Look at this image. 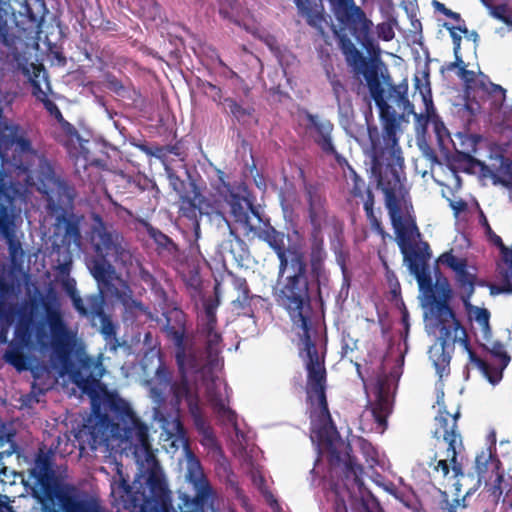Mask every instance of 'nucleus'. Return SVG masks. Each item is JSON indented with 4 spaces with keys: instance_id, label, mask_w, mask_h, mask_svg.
I'll list each match as a JSON object with an SVG mask.
<instances>
[{
    "instance_id": "f257e3e1",
    "label": "nucleus",
    "mask_w": 512,
    "mask_h": 512,
    "mask_svg": "<svg viewBox=\"0 0 512 512\" xmlns=\"http://www.w3.org/2000/svg\"><path fill=\"white\" fill-rule=\"evenodd\" d=\"M217 307L218 303L211 301L204 305V316L201 318L199 332L206 340L205 355L192 343L186 342L184 331L172 330L170 336L176 348L175 358L181 379L172 383L168 368L160 363L154 377L147 381L150 397L155 407H161L165 417L170 418L177 414L181 420L180 405L182 401L186 402L194 427L201 436L200 442L209 450L217 449L216 437L200 407L198 391L191 388L188 383V374H202L207 401L214 413L223 423L233 426L235 430L238 429L237 414L229 406L231 389L217 374L223 367V360L220 357L222 336L216 329Z\"/></svg>"
},
{
    "instance_id": "f03ea898",
    "label": "nucleus",
    "mask_w": 512,
    "mask_h": 512,
    "mask_svg": "<svg viewBox=\"0 0 512 512\" xmlns=\"http://www.w3.org/2000/svg\"><path fill=\"white\" fill-rule=\"evenodd\" d=\"M0 162L26 174L27 183L33 180V167L37 164V189L47 196L48 202L66 205L73 201L74 189L55 175L52 164L34 149L27 131L20 124L4 119L1 107ZM20 194V184L11 180L5 169L0 167V234L5 239L9 259L8 278L0 275V314H4L7 301L21 292L20 276L24 275L25 252L16 235V219L20 210L15 202Z\"/></svg>"
},
{
    "instance_id": "7ed1b4c3",
    "label": "nucleus",
    "mask_w": 512,
    "mask_h": 512,
    "mask_svg": "<svg viewBox=\"0 0 512 512\" xmlns=\"http://www.w3.org/2000/svg\"><path fill=\"white\" fill-rule=\"evenodd\" d=\"M46 324L50 339L44 322H35L31 313H22L15 327L16 341L4 353L5 362L21 372L27 369L25 348L36 347L40 352L50 349L51 365L60 377L69 376L84 392L94 388L105 374L102 355L92 358L86 353L77 330L68 326L59 310L47 311Z\"/></svg>"
},
{
    "instance_id": "20e7f679",
    "label": "nucleus",
    "mask_w": 512,
    "mask_h": 512,
    "mask_svg": "<svg viewBox=\"0 0 512 512\" xmlns=\"http://www.w3.org/2000/svg\"><path fill=\"white\" fill-rule=\"evenodd\" d=\"M335 19L337 26H333V33L338 47L354 75L363 76L370 96L379 110L382 123L381 135L377 127H368L371 157L376 156L378 149L384 153H394L401 149L397 135L400 123L396 112L384 97L377 63L373 58L365 57L352 41L353 38L369 55H377L380 48L374 35V23L358 5L335 16Z\"/></svg>"
},
{
    "instance_id": "39448f33",
    "label": "nucleus",
    "mask_w": 512,
    "mask_h": 512,
    "mask_svg": "<svg viewBox=\"0 0 512 512\" xmlns=\"http://www.w3.org/2000/svg\"><path fill=\"white\" fill-rule=\"evenodd\" d=\"M404 157L402 149L384 153L378 149L376 156L371 157V171L377 180V186L383 191L385 205L392 226L396 233L397 244L403 260L410 273L416 278L420 290L426 296L433 293V281L429 270L431 258L430 246L427 242L415 243L414 237H420L414 219L402 215L398 195L404 189Z\"/></svg>"
},
{
    "instance_id": "423d86ee",
    "label": "nucleus",
    "mask_w": 512,
    "mask_h": 512,
    "mask_svg": "<svg viewBox=\"0 0 512 512\" xmlns=\"http://www.w3.org/2000/svg\"><path fill=\"white\" fill-rule=\"evenodd\" d=\"M290 255H292L290 266L295 270V274L290 276V304H294L296 310V314L292 318L293 325L300 330L297 333L299 336L298 349L307 372L306 399L308 405L315 403L320 415L329 419L325 356L319 355L316 344L311 338L310 319L303 313L304 306L310 308L307 265L302 252L290 249Z\"/></svg>"
},
{
    "instance_id": "0eeeda50",
    "label": "nucleus",
    "mask_w": 512,
    "mask_h": 512,
    "mask_svg": "<svg viewBox=\"0 0 512 512\" xmlns=\"http://www.w3.org/2000/svg\"><path fill=\"white\" fill-rule=\"evenodd\" d=\"M103 403L111 417L95 412L88 425L79 431V439L92 450L129 444L139 462L154 463L148 426L136 416L130 403L117 393L105 394Z\"/></svg>"
},
{
    "instance_id": "6e6552de",
    "label": "nucleus",
    "mask_w": 512,
    "mask_h": 512,
    "mask_svg": "<svg viewBox=\"0 0 512 512\" xmlns=\"http://www.w3.org/2000/svg\"><path fill=\"white\" fill-rule=\"evenodd\" d=\"M309 409L312 421L317 423L314 432L319 444L328 454L330 466L338 467L344 464L346 479L352 478L359 491V497L348 491L349 498L347 501L338 494L336 499H343L349 512H385L378 499L364 487L362 480L363 467L356 462L354 456L350 455L351 446L340 437L331 413L329 412V419L322 417L315 403L310 404Z\"/></svg>"
},
{
    "instance_id": "1a4fd4ad",
    "label": "nucleus",
    "mask_w": 512,
    "mask_h": 512,
    "mask_svg": "<svg viewBox=\"0 0 512 512\" xmlns=\"http://www.w3.org/2000/svg\"><path fill=\"white\" fill-rule=\"evenodd\" d=\"M136 462L140 466L146 465L151 469L145 486L141 482L134 481L129 485V477L122 472V464L116 463V476L111 481V496L113 503L118 508L132 512H177L172 505V493L168 489L163 477L154 471L157 462L148 465L146 461Z\"/></svg>"
},
{
    "instance_id": "9d476101",
    "label": "nucleus",
    "mask_w": 512,
    "mask_h": 512,
    "mask_svg": "<svg viewBox=\"0 0 512 512\" xmlns=\"http://www.w3.org/2000/svg\"><path fill=\"white\" fill-rule=\"evenodd\" d=\"M92 220L89 241L95 256L88 260L87 267L99 286H109L116 272L110 261L130 275L134 256L122 233L112 224L105 223L96 213Z\"/></svg>"
},
{
    "instance_id": "9b49d317",
    "label": "nucleus",
    "mask_w": 512,
    "mask_h": 512,
    "mask_svg": "<svg viewBox=\"0 0 512 512\" xmlns=\"http://www.w3.org/2000/svg\"><path fill=\"white\" fill-rule=\"evenodd\" d=\"M153 419L160 424L163 441L169 442L174 451L183 448L186 459V479L195 490L193 503L196 508L213 507L215 492L206 478L199 459L191 451L186 430L177 414L165 417L161 407L153 408Z\"/></svg>"
},
{
    "instance_id": "f8f14e48",
    "label": "nucleus",
    "mask_w": 512,
    "mask_h": 512,
    "mask_svg": "<svg viewBox=\"0 0 512 512\" xmlns=\"http://www.w3.org/2000/svg\"><path fill=\"white\" fill-rule=\"evenodd\" d=\"M295 131L303 140L312 141L323 154L333 156L340 166L347 164V159L335 147L334 124L329 119L303 109L297 115Z\"/></svg>"
},
{
    "instance_id": "ddd939ff",
    "label": "nucleus",
    "mask_w": 512,
    "mask_h": 512,
    "mask_svg": "<svg viewBox=\"0 0 512 512\" xmlns=\"http://www.w3.org/2000/svg\"><path fill=\"white\" fill-rule=\"evenodd\" d=\"M250 233L267 242L276 252L280 266L277 282L273 286V297L280 306L288 309V276L284 275L288 259L284 249V234L276 231L265 215L261 218L259 225L254 226Z\"/></svg>"
},
{
    "instance_id": "4468645a",
    "label": "nucleus",
    "mask_w": 512,
    "mask_h": 512,
    "mask_svg": "<svg viewBox=\"0 0 512 512\" xmlns=\"http://www.w3.org/2000/svg\"><path fill=\"white\" fill-rule=\"evenodd\" d=\"M72 303L75 310L84 317L99 318L101 322L100 333L105 341L106 347L116 352L121 346L117 337L119 325L104 312V297L102 292L92 294L82 299L75 293L72 294Z\"/></svg>"
},
{
    "instance_id": "2eb2a0df",
    "label": "nucleus",
    "mask_w": 512,
    "mask_h": 512,
    "mask_svg": "<svg viewBox=\"0 0 512 512\" xmlns=\"http://www.w3.org/2000/svg\"><path fill=\"white\" fill-rule=\"evenodd\" d=\"M220 193L230 207L234 221L244 229L246 235L250 234L254 226L259 225L264 213L252 205L247 187L240 184L234 189L223 183V190H220Z\"/></svg>"
},
{
    "instance_id": "dca6fc26",
    "label": "nucleus",
    "mask_w": 512,
    "mask_h": 512,
    "mask_svg": "<svg viewBox=\"0 0 512 512\" xmlns=\"http://www.w3.org/2000/svg\"><path fill=\"white\" fill-rule=\"evenodd\" d=\"M299 188L307 206V218L311 225L323 226L327 220V199L322 184L313 177L306 175L305 171L297 168Z\"/></svg>"
},
{
    "instance_id": "f3484780",
    "label": "nucleus",
    "mask_w": 512,
    "mask_h": 512,
    "mask_svg": "<svg viewBox=\"0 0 512 512\" xmlns=\"http://www.w3.org/2000/svg\"><path fill=\"white\" fill-rule=\"evenodd\" d=\"M438 261L454 272L455 283L460 290L461 301L466 302L467 300H471L478 280L477 268L468 265L466 258L456 257L452 250L441 254Z\"/></svg>"
},
{
    "instance_id": "a211bd4d",
    "label": "nucleus",
    "mask_w": 512,
    "mask_h": 512,
    "mask_svg": "<svg viewBox=\"0 0 512 512\" xmlns=\"http://www.w3.org/2000/svg\"><path fill=\"white\" fill-rule=\"evenodd\" d=\"M480 222L491 242L499 248L501 255L496 269L499 284L491 287V293L512 294V249L507 247L502 238L492 230L484 214L481 215Z\"/></svg>"
},
{
    "instance_id": "6ab92c4d",
    "label": "nucleus",
    "mask_w": 512,
    "mask_h": 512,
    "mask_svg": "<svg viewBox=\"0 0 512 512\" xmlns=\"http://www.w3.org/2000/svg\"><path fill=\"white\" fill-rule=\"evenodd\" d=\"M459 417V410L452 414L445 407L440 408L438 415L435 417L437 427L434 431V437H442L447 443L446 456L452 463H456L458 449L462 447V436L457 424Z\"/></svg>"
},
{
    "instance_id": "aec40b11",
    "label": "nucleus",
    "mask_w": 512,
    "mask_h": 512,
    "mask_svg": "<svg viewBox=\"0 0 512 512\" xmlns=\"http://www.w3.org/2000/svg\"><path fill=\"white\" fill-rule=\"evenodd\" d=\"M439 328L440 348L432 353L434 367L440 378L450 373L451 355L446 350L450 344L459 342L462 346V338H468L465 328L459 324L457 330L452 324H436Z\"/></svg>"
},
{
    "instance_id": "412c9836",
    "label": "nucleus",
    "mask_w": 512,
    "mask_h": 512,
    "mask_svg": "<svg viewBox=\"0 0 512 512\" xmlns=\"http://www.w3.org/2000/svg\"><path fill=\"white\" fill-rule=\"evenodd\" d=\"M436 293L433 291L427 298L430 301L431 313L433 314L436 324H452L454 329L461 322L457 319L455 312L449 305V300L452 296L450 284L446 278L443 280L438 279L435 284Z\"/></svg>"
},
{
    "instance_id": "4be33fe9",
    "label": "nucleus",
    "mask_w": 512,
    "mask_h": 512,
    "mask_svg": "<svg viewBox=\"0 0 512 512\" xmlns=\"http://www.w3.org/2000/svg\"><path fill=\"white\" fill-rule=\"evenodd\" d=\"M117 300L124 308V320H133L139 315L149 314V308L133 296V290L127 281H122L114 292Z\"/></svg>"
},
{
    "instance_id": "5701e85b",
    "label": "nucleus",
    "mask_w": 512,
    "mask_h": 512,
    "mask_svg": "<svg viewBox=\"0 0 512 512\" xmlns=\"http://www.w3.org/2000/svg\"><path fill=\"white\" fill-rule=\"evenodd\" d=\"M294 2L299 14L305 18L307 24L314 28L319 35L324 36L328 22L323 6L313 0H294Z\"/></svg>"
},
{
    "instance_id": "b1692460",
    "label": "nucleus",
    "mask_w": 512,
    "mask_h": 512,
    "mask_svg": "<svg viewBox=\"0 0 512 512\" xmlns=\"http://www.w3.org/2000/svg\"><path fill=\"white\" fill-rule=\"evenodd\" d=\"M462 347L467 352L470 363L478 368L491 384L495 385L501 381L505 369L501 364L495 366L479 357L471 348L469 338H462Z\"/></svg>"
},
{
    "instance_id": "393cba45",
    "label": "nucleus",
    "mask_w": 512,
    "mask_h": 512,
    "mask_svg": "<svg viewBox=\"0 0 512 512\" xmlns=\"http://www.w3.org/2000/svg\"><path fill=\"white\" fill-rule=\"evenodd\" d=\"M323 226L311 227L310 232V266L311 272L319 276L324 267L326 252L324 249V239L322 236Z\"/></svg>"
},
{
    "instance_id": "a878e982",
    "label": "nucleus",
    "mask_w": 512,
    "mask_h": 512,
    "mask_svg": "<svg viewBox=\"0 0 512 512\" xmlns=\"http://www.w3.org/2000/svg\"><path fill=\"white\" fill-rule=\"evenodd\" d=\"M202 195L199 190L190 189L189 194L179 197V213L193 222L195 230L199 229L198 219L201 212Z\"/></svg>"
},
{
    "instance_id": "bb28decb",
    "label": "nucleus",
    "mask_w": 512,
    "mask_h": 512,
    "mask_svg": "<svg viewBox=\"0 0 512 512\" xmlns=\"http://www.w3.org/2000/svg\"><path fill=\"white\" fill-rule=\"evenodd\" d=\"M391 412L388 394L384 390L383 382H379L376 399L371 403V414L378 428L384 431L387 427V418Z\"/></svg>"
},
{
    "instance_id": "cd10ccee",
    "label": "nucleus",
    "mask_w": 512,
    "mask_h": 512,
    "mask_svg": "<svg viewBox=\"0 0 512 512\" xmlns=\"http://www.w3.org/2000/svg\"><path fill=\"white\" fill-rule=\"evenodd\" d=\"M349 175L347 180L348 192L352 198L360 199L364 203H368L371 199V205L375 204L374 193L369 186L366 185L365 180L360 177L357 172L347 162Z\"/></svg>"
},
{
    "instance_id": "c85d7f7f",
    "label": "nucleus",
    "mask_w": 512,
    "mask_h": 512,
    "mask_svg": "<svg viewBox=\"0 0 512 512\" xmlns=\"http://www.w3.org/2000/svg\"><path fill=\"white\" fill-rule=\"evenodd\" d=\"M470 321L476 323L484 340H489L492 334L490 326L491 313L487 308L478 307L471 304V300L462 302Z\"/></svg>"
},
{
    "instance_id": "c756f323",
    "label": "nucleus",
    "mask_w": 512,
    "mask_h": 512,
    "mask_svg": "<svg viewBox=\"0 0 512 512\" xmlns=\"http://www.w3.org/2000/svg\"><path fill=\"white\" fill-rule=\"evenodd\" d=\"M52 465V454L42 448L39 449L34 460L32 473L41 484L45 485L53 479Z\"/></svg>"
},
{
    "instance_id": "7c9ffc66",
    "label": "nucleus",
    "mask_w": 512,
    "mask_h": 512,
    "mask_svg": "<svg viewBox=\"0 0 512 512\" xmlns=\"http://www.w3.org/2000/svg\"><path fill=\"white\" fill-rule=\"evenodd\" d=\"M57 499L64 512H97L90 503L66 492H59Z\"/></svg>"
},
{
    "instance_id": "2f4dec72",
    "label": "nucleus",
    "mask_w": 512,
    "mask_h": 512,
    "mask_svg": "<svg viewBox=\"0 0 512 512\" xmlns=\"http://www.w3.org/2000/svg\"><path fill=\"white\" fill-rule=\"evenodd\" d=\"M232 285L238 291L237 298L233 301L234 305L242 310L250 307L251 301L256 297L251 295L248 283L245 278L231 275Z\"/></svg>"
},
{
    "instance_id": "473e14b6",
    "label": "nucleus",
    "mask_w": 512,
    "mask_h": 512,
    "mask_svg": "<svg viewBox=\"0 0 512 512\" xmlns=\"http://www.w3.org/2000/svg\"><path fill=\"white\" fill-rule=\"evenodd\" d=\"M10 56L13 69L20 71L25 77H30L32 74H34V76H40V67L34 63H30L29 59L24 54L13 51Z\"/></svg>"
},
{
    "instance_id": "72a5a7b5",
    "label": "nucleus",
    "mask_w": 512,
    "mask_h": 512,
    "mask_svg": "<svg viewBox=\"0 0 512 512\" xmlns=\"http://www.w3.org/2000/svg\"><path fill=\"white\" fill-rule=\"evenodd\" d=\"M63 243L67 245L68 248H70L71 245H74L76 249H81L82 236L77 222L70 220L65 222V233L63 236Z\"/></svg>"
},
{
    "instance_id": "f704fd0d",
    "label": "nucleus",
    "mask_w": 512,
    "mask_h": 512,
    "mask_svg": "<svg viewBox=\"0 0 512 512\" xmlns=\"http://www.w3.org/2000/svg\"><path fill=\"white\" fill-rule=\"evenodd\" d=\"M168 179L171 187L178 194L179 197H182L185 194H189L190 189L198 190L194 182H185L172 171H168Z\"/></svg>"
},
{
    "instance_id": "c9c22d12",
    "label": "nucleus",
    "mask_w": 512,
    "mask_h": 512,
    "mask_svg": "<svg viewBox=\"0 0 512 512\" xmlns=\"http://www.w3.org/2000/svg\"><path fill=\"white\" fill-rule=\"evenodd\" d=\"M443 27L446 28L450 33V37L453 42L454 54H458L460 52V48H461L462 37L456 31H459L462 34L467 35L469 33V31H468V28L466 27V24L463 23V24H458L457 26H453V25H450L449 23H444Z\"/></svg>"
},
{
    "instance_id": "e433bc0d",
    "label": "nucleus",
    "mask_w": 512,
    "mask_h": 512,
    "mask_svg": "<svg viewBox=\"0 0 512 512\" xmlns=\"http://www.w3.org/2000/svg\"><path fill=\"white\" fill-rule=\"evenodd\" d=\"M364 211L372 230L381 235L382 238H385L387 233L385 232L381 221L375 215L374 205H371V199L368 200V203H364Z\"/></svg>"
},
{
    "instance_id": "4c0bfd02",
    "label": "nucleus",
    "mask_w": 512,
    "mask_h": 512,
    "mask_svg": "<svg viewBox=\"0 0 512 512\" xmlns=\"http://www.w3.org/2000/svg\"><path fill=\"white\" fill-rule=\"evenodd\" d=\"M408 80L405 78L399 84H389L388 86V97L395 104L399 101H403L405 97L408 95Z\"/></svg>"
},
{
    "instance_id": "58836bf2",
    "label": "nucleus",
    "mask_w": 512,
    "mask_h": 512,
    "mask_svg": "<svg viewBox=\"0 0 512 512\" xmlns=\"http://www.w3.org/2000/svg\"><path fill=\"white\" fill-rule=\"evenodd\" d=\"M148 234L155 241L159 248L165 249L169 252L175 248L173 241L158 229L150 227L148 228Z\"/></svg>"
},
{
    "instance_id": "ea45409f",
    "label": "nucleus",
    "mask_w": 512,
    "mask_h": 512,
    "mask_svg": "<svg viewBox=\"0 0 512 512\" xmlns=\"http://www.w3.org/2000/svg\"><path fill=\"white\" fill-rule=\"evenodd\" d=\"M136 269L138 270L139 279L149 287L153 288L156 284L155 277L147 269H145L142 266V264L134 257L133 267L131 269L130 275L126 274L127 277L131 278L132 274L135 272Z\"/></svg>"
},
{
    "instance_id": "a19ab883",
    "label": "nucleus",
    "mask_w": 512,
    "mask_h": 512,
    "mask_svg": "<svg viewBox=\"0 0 512 512\" xmlns=\"http://www.w3.org/2000/svg\"><path fill=\"white\" fill-rule=\"evenodd\" d=\"M503 481L504 476L500 473H496L493 483L490 485L486 484V492L488 493L489 497H491L494 503H498L500 497L502 496L503 490L501 485Z\"/></svg>"
},
{
    "instance_id": "79ce46f5",
    "label": "nucleus",
    "mask_w": 512,
    "mask_h": 512,
    "mask_svg": "<svg viewBox=\"0 0 512 512\" xmlns=\"http://www.w3.org/2000/svg\"><path fill=\"white\" fill-rule=\"evenodd\" d=\"M337 264L339 265L342 275H343V281L344 283L349 286L350 284V275L348 272L347 263L350 260V252L349 250L339 251L338 253L334 254Z\"/></svg>"
},
{
    "instance_id": "37998d69",
    "label": "nucleus",
    "mask_w": 512,
    "mask_h": 512,
    "mask_svg": "<svg viewBox=\"0 0 512 512\" xmlns=\"http://www.w3.org/2000/svg\"><path fill=\"white\" fill-rule=\"evenodd\" d=\"M490 353L492 356L499 360V364L502 365V368H506L511 360L509 354L505 349V346L500 342H494L492 344Z\"/></svg>"
},
{
    "instance_id": "c03bdc74",
    "label": "nucleus",
    "mask_w": 512,
    "mask_h": 512,
    "mask_svg": "<svg viewBox=\"0 0 512 512\" xmlns=\"http://www.w3.org/2000/svg\"><path fill=\"white\" fill-rule=\"evenodd\" d=\"M375 30L378 35V38L382 39L383 41L388 42L395 37L392 24L389 22L379 23L376 27L374 26V31Z\"/></svg>"
},
{
    "instance_id": "a18cd8bd",
    "label": "nucleus",
    "mask_w": 512,
    "mask_h": 512,
    "mask_svg": "<svg viewBox=\"0 0 512 512\" xmlns=\"http://www.w3.org/2000/svg\"><path fill=\"white\" fill-rule=\"evenodd\" d=\"M479 86L488 94L494 95L497 100L503 101L505 99L506 90L502 86L492 82L486 84L483 81L480 82Z\"/></svg>"
},
{
    "instance_id": "49530a36",
    "label": "nucleus",
    "mask_w": 512,
    "mask_h": 512,
    "mask_svg": "<svg viewBox=\"0 0 512 512\" xmlns=\"http://www.w3.org/2000/svg\"><path fill=\"white\" fill-rule=\"evenodd\" d=\"M328 2L334 17L356 5L354 0H328Z\"/></svg>"
},
{
    "instance_id": "de8ad7c7",
    "label": "nucleus",
    "mask_w": 512,
    "mask_h": 512,
    "mask_svg": "<svg viewBox=\"0 0 512 512\" xmlns=\"http://www.w3.org/2000/svg\"><path fill=\"white\" fill-rule=\"evenodd\" d=\"M38 77L39 76H34V74H32L30 77L27 78L32 85L33 96L42 103H45L49 98L47 96V93L41 88V85L37 80Z\"/></svg>"
},
{
    "instance_id": "09e8293b",
    "label": "nucleus",
    "mask_w": 512,
    "mask_h": 512,
    "mask_svg": "<svg viewBox=\"0 0 512 512\" xmlns=\"http://www.w3.org/2000/svg\"><path fill=\"white\" fill-rule=\"evenodd\" d=\"M414 80H415V88L420 91L423 101L426 105L427 112H429V106L432 107V96H431V89H430L429 83L427 82L423 89V87H422L423 85H422L419 77L416 76Z\"/></svg>"
},
{
    "instance_id": "8fccbe9b",
    "label": "nucleus",
    "mask_w": 512,
    "mask_h": 512,
    "mask_svg": "<svg viewBox=\"0 0 512 512\" xmlns=\"http://www.w3.org/2000/svg\"><path fill=\"white\" fill-rule=\"evenodd\" d=\"M458 76L464 81L467 88H473L476 85V73L472 70L466 69V65H462L460 67Z\"/></svg>"
},
{
    "instance_id": "3c124183",
    "label": "nucleus",
    "mask_w": 512,
    "mask_h": 512,
    "mask_svg": "<svg viewBox=\"0 0 512 512\" xmlns=\"http://www.w3.org/2000/svg\"><path fill=\"white\" fill-rule=\"evenodd\" d=\"M331 86L337 102L340 103L342 98H344V96L347 94L345 85L338 78H333L331 80Z\"/></svg>"
},
{
    "instance_id": "603ef678",
    "label": "nucleus",
    "mask_w": 512,
    "mask_h": 512,
    "mask_svg": "<svg viewBox=\"0 0 512 512\" xmlns=\"http://www.w3.org/2000/svg\"><path fill=\"white\" fill-rule=\"evenodd\" d=\"M330 247L334 254L339 251L347 250L344 247V239L341 231L336 232L334 238L330 240Z\"/></svg>"
},
{
    "instance_id": "864d4df0",
    "label": "nucleus",
    "mask_w": 512,
    "mask_h": 512,
    "mask_svg": "<svg viewBox=\"0 0 512 512\" xmlns=\"http://www.w3.org/2000/svg\"><path fill=\"white\" fill-rule=\"evenodd\" d=\"M397 106L402 108L404 114H413L418 120L422 117V115H419L414 111V105L409 101L408 95L403 99V101H399Z\"/></svg>"
},
{
    "instance_id": "5fc2aeb1",
    "label": "nucleus",
    "mask_w": 512,
    "mask_h": 512,
    "mask_svg": "<svg viewBox=\"0 0 512 512\" xmlns=\"http://www.w3.org/2000/svg\"><path fill=\"white\" fill-rule=\"evenodd\" d=\"M45 108L47 109V111L55 116L58 120H61L63 118L62 116V113L60 111V109L58 108V106L53 102L51 101L50 99H48L45 103H43Z\"/></svg>"
},
{
    "instance_id": "6e6d98bb",
    "label": "nucleus",
    "mask_w": 512,
    "mask_h": 512,
    "mask_svg": "<svg viewBox=\"0 0 512 512\" xmlns=\"http://www.w3.org/2000/svg\"><path fill=\"white\" fill-rule=\"evenodd\" d=\"M434 470L436 472L440 471L442 476L446 477L449 474V471H450V467H449V464L447 462V459H441V460L437 461V464L434 466Z\"/></svg>"
},
{
    "instance_id": "4d7b16f0",
    "label": "nucleus",
    "mask_w": 512,
    "mask_h": 512,
    "mask_svg": "<svg viewBox=\"0 0 512 512\" xmlns=\"http://www.w3.org/2000/svg\"><path fill=\"white\" fill-rule=\"evenodd\" d=\"M458 505V500L454 502H449L448 500H443L440 504L441 512H456V508Z\"/></svg>"
},
{
    "instance_id": "13d9d810",
    "label": "nucleus",
    "mask_w": 512,
    "mask_h": 512,
    "mask_svg": "<svg viewBox=\"0 0 512 512\" xmlns=\"http://www.w3.org/2000/svg\"><path fill=\"white\" fill-rule=\"evenodd\" d=\"M465 108L470 112L471 115L475 116L480 112L481 106L477 101L467 100Z\"/></svg>"
},
{
    "instance_id": "bf43d9fd",
    "label": "nucleus",
    "mask_w": 512,
    "mask_h": 512,
    "mask_svg": "<svg viewBox=\"0 0 512 512\" xmlns=\"http://www.w3.org/2000/svg\"><path fill=\"white\" fill-rule=\"evenodd\" d=\"M334 512H349L347 504L343 499H341V498L335 499Z\"/></svg>"
},
{
    "instance_id": "052dcab7",
    "label": "nucleus",
    "mask_w": 512,
    "mask_h": 512,
    "mask_svg": "<svg viewBox=\"0 0 512 512\" xmlns=\"http://www.w3.org/2000/svg\"><path fill=\"white\" fill-rule=\"evenodd\" d=\"M13 99L14 98L10 92L0 90V104L11 105Z\"/></svg>"
},
{
    "instance_id": "680f3d73",
    "label": "nucleus",
    "mask_w": 512,
    "mask_h": 512,
    "mask_svg": "<svg viewBox=\"0 0 512 512\" xmlns=\"http://www.w3.org/2000/svg\"><path fill=\"white\" fill-rule=\"evenodd\" d=\"M65 287H66V291L70 297V299L72 300V294L75 293L76 295L80 296L76 290V283H75V280H68L66 283H65Z\"/></svg>"
},
{
    "instance_id": "e2e57ef3",
    "label": "nucleus",
    "mask_w": 512,
    "mask_h": 512,
    "mask_svg": "<svg viewBox=\"0 0 512 512\" xmlns=\"http://www.w3.org/2000/svg\"><path fill=\"white\" fill-rule=\"evenodd\" d=\"M454 55H455V61L448 65V69L452 70V69L458 68V70H459L460 67L465 64H464L462 57L460 56L459 53L454 54Z\"/></svg>"
},
{
    "instance_id": "0e129e2a",
    "label": "nucleus",
    "mask_w": 512,
    "mask_h": 512,
    "mask_svg": "<svg viewBox=\"0 0 512 512\" xmlns=\"http://www.w3.org/2000/svg\"><path fill=\"white\" fill-rule=\"evenodd\" d=\"M431 4L437 12L444 14L447 11V7L438 0H433Z\"/></svg>"
},
{
    "instance_id": "69168bd1",
    "label": "nucleus",
    "mask_w": 512,
    "mask_h": 512,
    "mask_svg": "<svg viewBox=\"0 0 512 512\" xmlns=\"http://www.w3.org/2000/svg\"><path fill=\"white\" fill-rule=\"evenodd\" d=\"M265 42H266V44L268 45V47H269L272 51H275V53H276V52H278V48H277V47H275L276 40H275V38H274V37H272V36H267V37L265 38Z\"/></svg>"
},
{
    "instance_id": "338daca9",
    "label": "nucleus",
    "mask_w": 512,
    "mask_h": 512,
    "mask_svg": "<svg viewBox=\"0 0 512 512\" xmlns=\"http://www.w3.org/2000/svg\"><path fill=\"white\" fill-rule=\"evenodd\" d=\"M458 156H459V158H462L464 161L468 162L469 164H473L476 162V159L468 153L462 152V153H459Z\"/></svg>"
},
{
    "instance_id": "774afa93",
    "label": "nucleus",
    "mask_w": 512,
    "mask_h": 512,
    "mask_svg": "<svg viewBox=\"0 0 512 512\" xmlns=\"http://www.w3.org/2000/svg\"><path fill=\"white\" fill-rule=\"evenodd\" d=\"M499 10H501L502 12H505V8L504 6H499V7H496L495 8V12H494V16L502 21H507V18L505 15H502L501 12H498Z\"/></svg>"
}]
</instances>
